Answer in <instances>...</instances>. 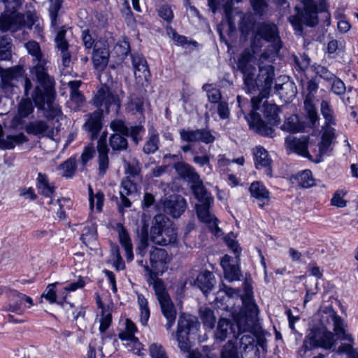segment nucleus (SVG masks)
I'll list each match as a JSON object with an SVG mask.
<instances>
[{
    "label": "nucleus",
    "mask_w": 358,
    "mask_h": 358,
    "mask_svg": "<svg viewBox=\"0 0 358 358\" xmlns=\"http://www.w3.org/2000/svg\"><path fill=\"white\" fill-rule=\"evenodd\" d=\"M137 331L135 324L129 319L126 320L125 331L119 334V338L122 341H128L135 338L134 334Z\"/></svg>",
    "instance_id": "nucleus-60"
},
{
    "label": "nucleus",
    "mask_w": 358,
    "mask_h": 358,
    "mask_svg": "<svg viewBox=\"0 0 358 358\" xmlns=\"http://www.w3.org/2000/svg\"><path fill=\"white\" fill-rule=\"evenodd\" d=\"M109 55V50L107 48L95 49L92 56L94 67L99 71L103 70L108 63Z\"/></svg>",
    "instance_id": "nucleus-37"
},
{
    "label": "nucleus",
    "mask_w": 358,
    "mask_h": 358,
    "mask_svg": "<svg viewBox=\"0 0 358 358\" xmlns=\"http://www.w3.org/2000/svg\"><path fill=\"white\" fill-rule=\"evenodd\" d=\"M22 296V294L19 293L16 291H14L12 293L11 299H10V304L9 305L8 310L11 312L16 313H22V304L23 301V298L20 297Z\"/></svg>",
    "instance_id": "nucleus-57"
},
{
    "label": "nucleus",
    "mask_w": 358,
    "mask_h": 358,
    "mask_svg": "<svg viewBox=\"0 0 358 358\" xmlns=\"http://www.w3.org/2000/svg\"><path fill=\"white\" fill-rule=\"evenodd\" d=\"M5 10L0 15V22H36L38 17L33 6H27L24 13H18L21 0H3Z\"/></svg>",
    "instance_id": "nucleus-5"
},
{
    "label": "nucleus",
    "mask_w": 358,
    "mask_h": 358,
    "mask_svg": "<svg viewBox=\"0 0 358 358\" xmlns=\"http://www.w3.org/2000/svg\"><path fill=\"white\" fill-rule=\"evenodd\" d=\"M233 0H209L208 6L215 13L217 10L222 9L227 19V22H234L236 20V17L238 19V22H245L243 14L237 8L233 7Z\"/></svg>",
    "instance_id": "nucleus-15"
},
{
    "label": "nucleus",
    "mask_w": 358,
    "mask_h": 358,
    "mask_svg": "<svg viewBox=\"0 0 358 358\" xmlns=\"http://www.w3.org/2000/svg\"><path fill=\"white\" fill-rule=\"evenodd\" d=\"M174 169L180 177L191 182V189L194 194L201 193L205 187L199 175L192 166L185 162H178L174 164Z\"/></svg>",
    "instance_id": "nucleus-14"
},
{
    "label": "nucleus",
    "mask_w": 358,
    "mask_h": 358,
    "mask_svg": "<svg viewBox=\"0 0 358 358\" xmlns=\"http://www.w3.org/2000/svg\"><path fill=\"white\" fill-rule=\"evenodd\" d=\"M335 344V339L332 332L326 327L313 328L306 337L300 352H306L308 350L315 348H322L326 350L331 349Z\"/></svg>",
    "instance_id": "nucleus-7"
},
{
    "label": "nucleus",
    "mask_w": 358,
    "mask_h": 358,
    "mask_svg": "<svg viewBox=\"0 0 358 358\" xmlns=\"http://www.w3.org/2000/svg\"><path fill=\"white\" fill-rule=\"evenodd\" d=\"M36 180L39 194L46 197H51L54 194L55 187L50 184L46 175L39 173Z\"/></svg>",
    "instance_id": "nucleus-39"
},
{
    "label": "nucleus",
    "mask_w": 358,
    "mask_h": 358,
    "mask_svg": "<svg viewBox=\"0 0 358 358\" xmlns=\"http://www.w3.org/2000/svg\"><path fill=\"white\" fill-rule=\"evenodd\" d=\"M238 259L234 261L229 255H224L221 259V266L224 270V275L229 281L239 280L241 278V271L238 266Z\"/></svg>",
    "instance_id": "nucleus-24"
},
{
    "label": "nucleus",
    "mask_w": 358,
    "mask_h": 358,
    "mask_svg": "<svg viewBox=\"0 0 358 358\" xmlns=\"http://www.w3.org/2000/svg\"><path fill=\"white\" fill-rule=\"evenodd\" d=\"M131 57L135 77L146 79L150 71L145 58L139 55H131Z\"/></svg>",
    "instance_id": "nucleus-36"
},
{
    "label": "nucleus",
    "mask_w": 358,
    "mask_h": 358,
    "mask_svg": "<svg viewBox=\"0 0 358 358\" xmlns=\"http://www.w3.org/2000/svg\"><path fill=\"white\" fill-rule=\"evenodd\" d=\"M127 136L113 134L109 138V145L113 151H124L128 148Z\"/></svg>",
    "instance_id": "nucleus-41"
},
{
    "label": "nucleus",
    "mask_w": 358,
    "mask_h": 358,
    "mask_svg": "<svg viewBox=\"0 0 358 358\" xmlns=\"http://www.w3.org/2000/svg\"><path fill=\"white\" fill-rule=\"evenodd\" d=\"M153 287L159 302L162 301L164 299L170 298L161 280H155Z\"/></svg>",
    "instance_id": "nucleus-64"
},
{
    "label": "nucleus",
    "mask_w": 358,
    "mask_h": 358,
    "mask_svg": "<svg viewBox=\"0 0 358 358\" xmlns=\"http://www.w3.org/2000/svg\"><path fill=\"white\" fill-rule=\"evenodd\" d=\"M39 85L36 86L31 98L35 103V106L41 110H47L45 116L48 119H54L62 115L61 108L58 105L54 103V94L52 92L54 87V79L50 78V85H46L44 82H38Z\"/></svg>",
    "instance_id": "nucleus-2"
},
{
    "label": "nucleus",
    "mask_w": 358,
    "mask_h": 358,
    "mask_svg": "<svg viewBox=\"0 0 358 358\" xmlns=\"http://www.w3.org/2000/svg\"><path fill=\"white\" fill-rule=\"evenodd\" d=\"M299 185L303 188H308L314 185V179L310 170H305L296 176Z\"/></svg>",
    "instance_id": "nucleus-51"
},
{
    "label": "nucleus",
    "mask_w": 358,
    "mask_h": 358,
    "mask_svg": "<svg viewBox=\"0 0 358 358\" xmlns=\"http://www.w3.org/2000/svg\"><path fill=\"white\" fill-rule=\"evenodd\" d=\"M331 125L325 124V127H323L322 141L318 145V150L315 159V163L321 162L323 160V156L329 152L333 140L336 138L335 129Z\"/></svg>",
    "instance_id": "nucleus-20"
},
{
    "label": "nucleus",
    "mask_w": 358,
    "mask_h": 358,
    "mask_svg": "<svg viewBox=\"0 0 358 358\" xmlns=\"http://www.w3.org/2000/svg\"><path fill=\"white\" fill-rule=\"evenodd\" d=\"M99 175L103 177L109 168L108 148L106 136H101L97 142Z\"/></svg>",
    "instance_id": "nucleus-26"
},
{
    "label": "nucleus",
    "mask_w": 358,
    "mask_h": 358,
    "mask_svg": "<svg viewBox=\"0 0 358 358\" xmlns=\"http://www.w3.org/2000/svg\"><path fill=\"white\" fill-rule=\"evenodd\" d=\"M257 32L255 36V39L264 38L266 41L272 42L271 49L262 52L259 59L258 66L262 64L264 65V61L269 59L277 54L281 48L280 41L278 35L277 27L275 24H260L257 27Z\"/></svg>",
    "instance_id": "nucleus-9"
},
{
    "label": "nucleus",
    "mask_w": 358,
    "mask_h": 358,
    "mask_svg": "<svg viewBox=\"0 0 358 358\" xmlns=\"http://www.w3.org/2000/svg\"><path fill=\"white\" fill-rule=\"evenodd\" d=\"M113 50L120 59H123L130 51L129 43L125 40L117 43L115 45Z\"/></svg>",
    "instance_id": "nucleus-62"
},
{
    "label": "nucleus",
    "mask_w": 358,
    "mask_h": 358,
    "mask_svg": "<svg viewBox=\"0 0 358 358\" xmlns=\"http://www.w3.org/2000/svg\"><path fill=\"white\" fill-rule=\"evenodd\" d=\"M248 121L250 128L258 134L271 138L274 136V130L271 127L267 126L258 113H251Z\"/></svg>",
    "instance_id": "nucleus-27"
},
{
    "label": "nucleus",
    "mask_w": 358,
    "mask_h": 358,
    "mask_svg": "<svg viewBox=\"0 0 358 358\" xmlns=\"http://www.w3.org/2000/svg\"><path fill=\"white\" fill-rule=\"evenodd\" d=\"M27 138L23 134L8 135L5 139L0 140V147L4 149H13L15 144L27 142Z\"/></svg>",
    "instance_id": "nucleus-42"
},
{
    "label": "nucleus",
    "mask_w": 358,
    "mask_h": 358,
    "mask_svg": "<svg viewBox=\"0 0 358 358\" xmlns=\"http://www.w3.org/2000/svg\"><path fill=\"white\" fill-rule=\"evenodd\" d=\"M177 233L169 220L163 214L155 216L150 230V241L156 245L166 246L176 242Z\"/></svg>",
    "instance_id": "nucleus-4"
},
{
    "label": "nucleus",
    "mask_w": 358,
    "mask_h": 358,
    "mask_svg": "<svg viewBox=\"0 0 358 358\" xmlns=\"http://www.w3.org/2000/svg\"><path fill=\"white\" fill-rule=\"evenodd\" d=\"M119 238L120 242L122 245V246L124 248L125 252H126V257L127 261H131L134 257L133 252H132V244L131 241L128 235V234L126 232V231L122 229L119 232Z\"/></svg>",
    "instance_id": "nucleus-45"
},
{
    "label": "nucleus",
    "mask_w": 358,
    "mask_h": 358,
    "mask_svg": "<svg viewBox=\"0 0 358 358\" xmlns=\"http://www.w3.org/2000/svg\"><path fill=\"white\" fill-rule=\"evenodd\" d=\"M26 48L33 58L34 65L31 69V73L35 76L37 82L43 81L46 85H50V78L52 77L48 73L47 60L42 55L39 44L35 41H29L26 43Z\"/></svg>",
    "instance_id": "nucleus-10"
},
{
    "label": "nucleus",
    "mask_w": 358,
    "mask_h": 358,
    "mask_svg": "<svg viewBox=\"0 0 358 358\" xmlns=\"http://www.w3.org/2000/svg\"><path fill=\"white\" fill-rule=\"evenodd\" d=\"M162 313L164 317L166 319L167 322L165 325L166 329L169 330L175 323L176 319L177 311L171 297L164 299L162 301L159 302Z\"/></svg>",
    "instance_id": "nucleus-31"
},
{
    "label": "nucleus",
    "mask_w": 358,
    "mask_h": 358,
    "mask_svg": "<svg viewBox=\"0 0 358 358\" xmlns=\"http://www.w3.org/2000/svg\"><path fill=\"white\" fill-rule=\"evenodd\" d=\"M149 352L152 358H168L164 347L157 343L150 345Z\"/></svg>",
    "instance_id": "nucleus-63"
},
{
    "label": "nucleus",
    "mask_w": 358,
    "mask_h": 358,
    "mask_svg": "<svg viewBox=\"0 0 358 358\" xmlns=\"http://www.w3.org/2000/svg\"><path fill=\"white\" fill-rule=\"evenodd\" d=\"M141 180L131 178V176H126L122 180L120 185V201L117 203L120 213H123L125 208H129L131 202L128 196L136 193L139 189V183Z\"/></svg>",
    "instance_id": "nucleus-13"
},
{
    "label": "nucleus",
    "mask_w": 358,
    "mask_h": 358,
    "mask_svg": "<svg viewBox=\"0 0 358 358\" xmlns=\"http://www.w3.org/2000/svg\"><path fill=\"white\" fill-rule=\"evenodd\" d=\"M315 98L306 96L304 101V108L312 125H315L319 120L317 113L313 103Z\"/></svg>",
    "instance_id": "nucleus-46"
},
{
    "label": "nucleus",
    "mask_w": 358,
    "mask_h": 358,
    "mask_svg": "<svg viewBox=\"0 0 358 358\" xmlns=\"http://www.w3.org/2000/svg\"><path fill=\"white\" fill-rule=\"evenodd\" d=\"M26 131L35 136L44 135L53 139L55 135L54 129H50L48 125L42 120L34 121L26 127Z\"/></svg>",
    "instance_id": "nucleus-30"
},
{
    "label": "nucleus",
    "mask_w": 358,
    "mask_h": 358,
    "mask_svg": "<svg viewBox=\"0 0 358 358\" xmlns=\"http://www.w3.org/2000/svg\"><path fill=\"white\" fill-rule=\"evenodd\" d=\"M35 106L29 98H23L17 105V113L14 117L17 124H20L22 120L29 117L34 113Z\"/></svg>",
    "instance_id": "nucleus-35"
},
{
    "label": "nucleus",
    "mask_w": 358,
    "mask_h": 358,
    "mask_svg": "<svg viewBox=\"0 0 358 358\" xmlns=\"http://www.w3.org/2000/svg\"><path fill=\"white\" fill-rule=\"evenodd\" d=\"M241 300L243 306L240 311L234 315L236 327L229 320L220 319L215 332L217 340L223 341L231 336L236 338L239 334L243 332L255 334L259 331L257 306L249 294L242 296Z\"/></svg>",
    "instance_id": "nucleus-1"
},
{
    "label": "nucleus",
    "mask_w": 358,
    "mask_h": 358,
    "mask_svg": "<svg viewBox=\"0 0 358 358\" xmlns=\"http://www.w3.org/2000/svg\"><path fill=\"white\" fill-rule=\"evenodd\" d=\"M251 196L257 202L260 208L268 204L270 201L269 192L266 187L259 181L253 182L249 188Z\"/></svg>",
    "instance_id": "nucleus-28"
},
{
    "label": "nucleus",
    "mask_w": 358,
    "mask_h": 358,
    "mask_svg": "<svg viewBox=\"0 0 358 358\" xmlns=\"http://www.w3.org/2000/svg\"><path fill=\"white\" fill-rule=\"evenodd\" d=\"M199 315L204 326L213 329L215 327L216 317L213 310L206 306L199 308Z\"/></svg>",
    "instance_id": "nucleus-43"
},
{
    "label": "nucleus",
    "mask_w": 358,
    "mask_h": 358,
    "mask_svg": "<svg viewBox=\"0 0 358 358\" xmlns=\"http://www.w3.org/2000/svg\"><path fill=\"white\" fill-rule=\"evenodd\" d=\"M260 103L261 102L259 103V108H255L252 106L253 109L260 110L264 118L270 124H278L280 122L278 117L279 108L275 104L269 103L267 101L264 102L262 107H260Z\"/></svg>",
    "instance_id": "nucleus-33"
},
{
    "label": "nucleus",
    "mask_w": 358,
    "mask_h": 358,
    "mask_svg": "<svg viewBox=\"0 0 358 358\" xmlns=\"http://www.w3.org/2000/svg\"><path fill=\"white\" fill-rule=\"evenodd\" d=\"M215 282L213 273L208 271H204L197 275L194 285L204 294H206L213 289Z\"/></svg>",
    "instance_id": "nucleus-32"
},
{
    "label": "nucleus",
    "mask_w": 358,
    "mask_h": 358,
    "mask_svg": "<svg viewBox=\"0 0 358 358\" xmlns=\"http://www.w3.org/2000/svg\"><path fill=\"white\" fill-rule=\"evenodd\" d=\"M11 55L10 39L3 36L0 38V60H9Z\"/></svg>",
    "instance_id": "nucleus-49"
},
{
    "label": "nucleus",
    "mask_w": 358,
    "mask_h": 358,
    "mask_svg": "<svg viewBox=\"0 0 358 358\" xmlns=\"http://www.w3.org/2000/svg\"><path fill=\"white\" fill-rule=\"evenodd\" d=\"M340 339L347 341V343L341 344L338 349V352H343L349 354L353 350V343L354 339L351 334H348L345 330H344V334H341L340 336H337Z\"/></svg>",
    "instance_id": "nucleus-56"
},
{
    "label": "nucleus",
    "mask_w": 358,
    "mask_h": 358,
    "mask_svg": "<svg viewBox=\"0 0 358 358\" xmlns=\"http://www.w3.org/2000/svg\"><path fill=\"white\" fill-rule=\"evenodd\" d=\"M281 129L289 132H296L301 129L299 118L296 115H291L286 118Z\"/></svg>",
    "instance_id": "nucleus-53"
},
{
    "label": "nucleus",
    "mask_w": 358,
    "mask_h": 358,
    "mask_svg": "<svg viewBox=\"0 0 358 358\" xmlns=\"http://www.w3.org/2000/svg\"><path fill=\"white\" fill-rule=\"evenodd\" d=\"M240 348L245 353L256 352L257 348L255 344L254 337L251 334H245L240 338Z\"/></svg>",
    "instance_id": "nucleus-52"
},
{
    "label": "nucleus",
    "mask_w": 358,
    "mask_h": 358,
    "mask_svg": "<svg viewBox=\"0 0 358 358\" xmlns=\"http://www.w3.org/2000/svg\"><path fill=\"white\" fill-rule=\"evenodd\" d=\"M140 242L136 248L137 255L143 257L145 255L146 250L149 245V236L148 233V226H143L139 235Z\"/></svg>",
    "instance_id": "nucleus-47"
},
{
    "label": "nucleus",
    "mask_w": 358,
    "mask_h": 358,
    "mask_svg": "<svg viewBox=\"0 0 358 358\" xmlns=\"http://www.w3.org/2000/svg\"><path fill=\"white\" fill-rule=\"evenodd\" d=\"M308 140V136H302L299 138L287 137L285 139V145L289 150L315 162L317 150L313 151V154L308 152V146L310 145Z\"/></svg>",
    "instance_id": "nucleus-17"
},
{
    "label": "nucleus",
    "mask_w": 358,
    "mask_h": 358,
    "mask_svg": "<svg viewBox=\"0 0 358 358\" xmlns=\"http://www.w3.org/2000/svg\"><path fill=\"white\" fill-rule=\"evenodd\" d=\"M138 303L141 308L140 321L143 325H146L150 317V309L147 299L141 294L138 296Z\"/></svg>",
    "instance_id": "nucleus-50"
},
{
    "label": "nucleus",
    "mask_w": 358,
    "mask_h": 358,
    "mask_svg": "<svg viewBox=\"0 0 358 358\" xmlns=\"http://www.w3.org/2000/svg\"><path fill=\"white\" fill-rule=\"evenodd\" d=\"M59 169L62 170V175L64 177H71L76 170V162L75 159L70 158L59 166Z\"/></svg>",
    "instance_id": "nucleus-59"
},
{
    "label": "nucleus",
    "mask_w": 358,
    "mask_h": 358,
    "mask_svg": "<svg viewBox=\"0 0 358 358\" xmlns=\"http://www.w3.org/2000/svg\"><path fill=\"white\" fill-rule=\"evenodd\" d=\"M255 164L257 169H265V173L272 177L271 162L268 152L262 146H257L252 150Z\"/></svg>",
    "instance_id": "nucleus-23"
},
{
    "label": "nucleus",
    "mask_w": 358,
    "mask_h": 358,
    "mask_svg": "<svg viewBox=\"0 0 358 358\" xmlns=\"http://www.w3.org/2000/svg\"><path fill=\"white\" fill-rule=\"evenodd\" d=\"M93 104L96 107L104 106L106 113L109 112V108L114 106L115 110L120 107V102L117 96H114L106 85L101 86L95 94L93 99Z\"/></svg>",
    "instance_id": "nucleus-18"
},
{
    "label": "nucleus",
    "mask_w": 358,
    "mask_h": 358,
    "mask_svg": "<svg viewBox=\"0 0 358 358\" xmlns=\"http://www.w3.org/2000/svg\"><path fill=\"white\" fill-rule=\"evenodd\" d=\"M22 67L16 66L12 68L0 67V77L3 87L7 88L13 85V82L22 75Z\"/></svg>",
    "instance_id": "nucleus-34"
},
{
    "label": "nucleus",
    "mask_w": 358,
    "mask_h": 358,
    "mask_svg": "<svg viewBox=\"0 0 358 358\" xmlns=\"http://www.w3.org/2000/svg\"><path fill=\"white\" fill-rule=\"evenodd\" d=\"M164 213L173 218H178L185 211L187 202L183 196L179 194H171L162 201Z\"/></svg>",
    "instance_id": "nucleus-16"
},
{
    "label": "nucleus",
    "mask_w": 358,
    "mask_h": 358,
    "mask_svg": "<svg viewBox=\"0 0 358 358\" xmlns=\"http://www.w3.org/2000/svg\"><path fill=\"white\" fill-rule=\"evenodd\" d=\"M321 322V327H326L328 324H332L334 326V331L336 336H340L341 334H344V320L341 316L338 315L336 311L332 308H327L322 312Z\"/></svg>",
    "instance_id": "nucleus-22"
},
{
    "label": "nucleus",
    "mask_w": 358,
    "mask_h": 358,
    "mask_svg": "<svg viewBox=\"0 0 358 358\" xmlns=\"http://www.w3.org/2000/svg\"><path fill=\"white\" fill-rule=\"evenodd\" d=\"M203 90L207 92V96L210 102L213 103H218L222 101L220 91L218 89L214 88L210 84H205L203 86Z\"/></svg>",
    "instance_id": "nucleus-58"
},
{
    "label": "nucleus",
    "mask_w": 358,
    "mask_h": 358,
    "mask_svg": "<svg viewBox=\"0 0 358 358\" xmlns=\"http://www.w3.org/2000/svg\"><path fill=\"white\" fill-rule=\"evenodd\" d=\"M89 201L90 208L91 210L94 209V200L96 199V209L98 212H101L103 205L104 194L101 191L97 192L95 195L93 194V190L91 186H89Z\"/></svg>",
    "instance_id": "nucleus-48"
},
{
    "label": "nucleus",
    "mask_w": 358,
    "mask_h": 358,
    "mask_svg": "<svg viewBox=\"0 0 358 358\" xmlns=\"http://www.w3.org/2000/svg\"><path fill=\"white\" fill-rule=\"evenodd\" d=\"M296 14L295 19L289 17V22H314L317 20V13L320 10L323 12L326 9L325 0H303V8L299 6L295 7Z\"/></svg>",
    "instance_id": "nucleus-11"
},
{
    "label": "nucleus",
    "mask_w": 358,
    "mask_h": 358,
    "mask_svg": "<svg viewBox=\"0 0 358 358\" xmlns=\"http://www.w3.org/2000/svg\"><path fill=\"white\" fill-rule=\"evenodd\" d=\"M180 136L182 141L187 143H195L201 141L206 144L212 143L215 141V137L210 131L206 129H198L196 130H180Z\"/></svg>",
    "instance_id": "nucleus-19"
},
{
    "label": "nucleus",
    "mask_w": 358,
    "mask_h": 358,
    "mask_svg": "<svg viewBox=\"0 0 358 358\" xmlns=\"http://www.w3.org/2000/svg\"><path fill=\"white\" fill-rule=\"evenodd\" d=\"M66 29H61L55 39L56 47L60 51L62 65L69 67L71 63V54L69 50V43L65 39Z\"/></svg>",
    "instance_id": "nucleus-25"
},
{
    "label": "nucleus",
    "mask_w": 358,
    "mask_h": 358,
    "mask_svg": "<svg viewBox=\"0 0 358 358\" xmlns=\"http://www.w3.org/2000/svg\"><path fill=\"white\" fill-rule=\"evenodd\" d=\"M125 172L128 174L127 176H131V178L142 180L141 175V168L137 159H133L131 162L124 161Z\"/></svg>",
    "instance_id": "nucleus-44"
},
{
    "label": "nucleus",
    "mask_w": 358,
    "mask_h": 358,
    "mask_svg": "<svg viewBox=\"0 0 358 358\" xmlns=\"http://www.w3.org/2000/svg\"><path fill=\"white\" fill-rule=\"evenodd\" d=\"M275 70L272 65H259V73L256 78L253 77L254 89H246L250 94L259 92V95L251 99L252 105L259 108V103L264 98H266L273 84Z\"/></svg>",
    "instance_id": "nucleus-3"
},
{
    "label": "nucleus",
    "mask_w": 358,
    "mask_h": 358,
    "mask_svg": "<svg viewBox=\"0 0 358 358\" xmlns=\"http://www.w3.org/2000/svg\"><path fill=\"white\" fill-rule=\"evenodd\" d=\"M320 111L325 120V124H335L334 112L330 107L329 103L322 100L320 103Z\"/></svg>",
    "instance_id": "nucleus-54"
},
{
    "label": "nucleus",
    "mask_w": 358,
    "mask_h": 358,
    "mask_svg": "<svg viewBox=\"0 0 358 358\" xmlns=\"http://www.w3.org/2000/svg\"><path fill=\"white\" fill-rule=\"evenodd\" d=\"M166 33L171 38L177 45H185V44L191 43L194 45H196V41H187V38L184 36L179 35L171 27H166Z\"/></svg>",
    "instance_id": "nucleus-55"
},
{
    "label": "nucleus",
    "mask_w": 358,
    "mask_h": 358,
    "mask_svg": "<svg viewBox=\"0 0 358 358\" xmlns=\"http://www.w3.org/2000/svg\"><path fill=\"white\" fill-rule=\"evenodd\" d=\"M237 69L243 74L245 89H254L252 80L256 73L255 60L253 55L249 50H244L238 57Z\"/></svg>",
    "instance_id": "nucleus-12"
},
{
    "label": "nucleus",
    "mask_w": 358,
    "mask_h": 358,
    "mask_svg": "<svg viewBox=\"0 0 358 358\" xmlns=\"http://www.w3.org/2000/svg\"><path fill=\"white\" fill-rule=\"evenodd\" d=\"M199 327V322L195 317L184 313L179 316L178 329L175 336L178 341V347L182 351H189L191 345L188 336L196 333L198 331ZM172 336H174L173 333Z\"/></svg>",
    "instance_id": "nucleus-8"
},
{
    "label": "nucleus",
    "mask_w": 358,
    "mask_h": 358,
    "mask_svg": "<svg viewBox=\"0 0 358 358\" xmlns=\"http://www.w3.org/2000/svg\"><path fill=\"white\" fill-rule=\"evenodd\" d=\"M80 240L87 248L90 249L95 248L97 245L96 228L94 226L84 227Z\"/></svg>",
    "instance_id": "nucleus-40"
},
{
    "label": "nucleus",
    "mask_w": 358,
    "mask_h": 358,
    "mask_svg": "<svg viewBox=\"0 0 358 358\" xmlns=\"http://www.w3.org/2000/svg\"><path fill=\"white\" fill-rule=\"evenodd\" d=\"M222 358H238L236 346L231 341H229L223 347Z\"/></svg>",
    "instance_id": "nucleus-61"
},
{
    "label": "nucleus",
    "mask_w": 358,
    "mask_h": 358,
    "mask_svg": "<svg viewBox=\"0 0 358 358\" xmlns=\"http://www.w3.org/2000/svg\"><path fill=\"white\" fill-rule=\"evenodd\" d=\"M194 194L200 203L196 205L198 218L201 222L206 223L215 236H220L222 231L217 226V220L209 211V208L213 203V198L210 193L204 187L201 193Z\"/></svg>",
    "instance_id": "nucleus-6"
},
{
    "label": "nucleus",
    "mask_w": 358,
    "mask_h": 358,
    "mask_svg": "<svg viewBox=\"0 0 358 358\" xmlns=\"http://www.w3.org/2000/svg\"><path fill=\"white\" fill-rule=\"evenodd\" d=\"M102 113L103 109H98L87 115L84 128L91 133L92 138H96L102 128Z\"/></svg>",
    "instance_id": "nucleus-29"
},
{
    "label": "nucleus",
    "mask_w": 358,
    "mask_h": 358,
    "mask_svg": "<svg viewBox=\"0 0 358 358\" xmlns=\"http://www.w3.org/2000/svg\"><path fill=\"white\" fill-rule=\"evenodd\" d=\"M159 138L158 132L151 129L143 146V151L147 155L155 153L159 148Z\"/></svg>",
    "instance_id": "nucleus-38"
},
{
    "label": "nucleus",
    "mask_w": 358,
    "mask_h": 358,
    "mask_svg": "<svg viewBox=\"0 0 358 358\" xmlns=\"http://www.w3.org/2000/svg\"><path fill=\"white\" fill-rule=\"evenodd\" d=\"M168 261L167 252L164 249L155 248L150 254V273L155 275L162 273Z\"/></svg>",
    "instance_id": "nucleus-21"
}]
</instances>
